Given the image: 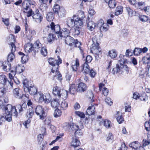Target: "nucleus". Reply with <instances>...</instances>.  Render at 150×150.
Listing matches in <instances>:
<instances>
[{"label": "nucleus", "mask_w": 150, "mask_h": 150, "mask_svg": "<svg viewBox=\"0 0 150 150\" xmlns=\"http://www.w3.org/2000/svg\"><path fill=\"white\" fill-rule=\"evenodd\" d=\"M6 102L0 100V109L4 108L5 114L4 115L1 116L0 120L5 121L6 120L8 122H10L12 120V116H13L16 117L18 115L17 109L18 110L19 113H21L25 110L27 108L25 103H24L22 105H18L15 106H13L10 104L7 105L4 107L6 104Z\"/></svg>", "instance_id": "nucleus-1"}, {"label": "nucleus", "mask_w": 150, "mask_h": 150, "mask_svg": "<svg viewBox=\"0 0 150 150\" xmlns=\"http://www.w3.org/2000/svg\"><path fill=\"white\" fill-rule=\"evenodd\" d=\"M124 56L120 54L119 58L118 59V63L116 64L115 67L113 68L112 71V73L113 74L115 73H120L122 71L123 69L125 68L126 70H129V68L127 65H124L125 60L124 58Z\"/></svg>", "instance_id": "nucleus-2"}, {"label": "nucleus", "mask_w": 150, "mask_h": 150, "mask_svg": "<svg viewBox=\"0 0 150 150\" xmlns=\"http://www.w3.org/2000/svg\"><path fill=\"white\" fill-rule=\"evenodd\" d=\"M35 100H38L39 103L44 102L46 104L49 103L51 100V98L49 93H46L43 94L40 92L38 93L36 96L34 97Z\"/></svg>", "instance_id": "nucleus-3"}, {"label": "nucleus", "mask_w": 150, "mask_h": 150, "mask_svg": "<svg viewBox=\"0 0 150 150\" xmlns=\"http://www.w3.org/2000/svg\"><path fill=\"white\" fill-rule=\"evenodd\" d=\"M28 80L25 79L23 81V84L25 92H28L32 95H35L37 93V88L33 85L29 86Z\"/></svg>", "instance_id": "nucleus-4"}, {"label": "nucleus", "mask_w": 150, "mask_h": 150, "mask_svg": "<svg viewBox=\"0 0 150 150\" xmlns=\"http://www.w3.org/2000/svg\"><path fill=\"white\" fill-rule=\"evenodd\" d=\"M58 59L54 60L52 58H49L48 59L49 64L52 66L51 71L52 72H54L55 70L58 68L59 65L62 63V60L59 56H57Z\"/></svg>", "instance_id": "nucleus-5"}, {"label": "nucleus", "mask_w": 150, "mask_h": 150, "mask_svg": "<svg viewBox=\"0 0 150 150\" xmlns=\"http://www.w3.org/2000/svg\"><path fill=\"white\" fill-rule=\"evenodd\" d=\"M49 29L51 30L53 32H54L56 34H58L57 36L58 38L60 37L59 36L60 32H61L60 31V27L59 25H55L54 23L52 22L50 25H48L43 30V32H45Z\"/></svg>", "instance_id": "nucleus-6"}, {"label": "nucleus", "mask_w": 150, "mask_h": 150, "mask_svg": "<svg viewBox=\"0 0 150 150\" xmlns=\"http://www.w3.org/2000/svg\"><path fill=\"white\" fill-rule=\"evenodd\" d=\"M10 45V47L11 49V52L7 57V61L8 63L12 62L15 58V56L14 52L16 50V47L13 42H11Z\"/></svg>", "instance_id": "nucleus-7"}, {"label": "nucleus", "mask_w": 150, "mask_h": 150, "mask_svg": "<svg viewBox=\"0 0 150 150\" xmlns=\"http://www.w3.org/2000/svg\"><path fill=\"white\" fill-rule=\"evenodd\" d=\"M92 41L93 44L91 46V52L94 54L98 55L100 52V50H99V44L94 38H92Z\"/></svg>", "instance_id": "nucleus-8"}, {"label": "nucleus", "mask_w": 150, "mask_h": 150, "mask_svg": "<svg viewBox=\"0 0 150 150\" xmlns=\"http://www.w3.org/2000/svg\"><path fill=\"white\" fill-rule=\"evenodd\" d=\"M35 112L37 115L39 116L40 119L43 120L46 116L45 112L44 110V108L41 105H39L36 107Z\"/></svg>", "instance_id": "nucleus-9"}, {"label": "nucleus", "mask_w": 150, "mask_h": 150, "mask_svg": "<svg viewBox=\"0 0 150 150\" xmlns=\"http://www.w3.org/2000/svg\"><path fill=\"white\" fill-rule=\"evenodd\" d=\"M33 20L36 23H40L42 21L43 17L38 9L36 10L34 14L32 16Z\"/></svg>", "instance_id": "nucleus-10"}, {"label": "nucleus", "mask_w": 150, "mask_h": 150, "mask_svg": "<svg viewBox=\"0 0 150 150\" xmlns=\"http://www.w3.org/2000/svg\"><path fill=\"white\" fill-rule=\"evenodd\" d=\"M13 94L15 98L19 99H23L24 97H26V96L22 94L21 91L18 88H15L13 90Z\"/></svg>", "instance_id": "nucleus-11"}, {"label": "nucleus", "mask_w": 150, "mask_h": 150, "mask_svg": "<svg viewBox=\"0 0 150 150\" xmlns=\"http://www.w3.org/2000/svg\"><path fill=\"white\" fill-rule=\"evenodd\" d=\"M129 147L135 150H144L143 147L139 145V143L137 141L132 142L129 144Z\"/></svg>", "instance_id": "nucleus-12"}, {"label": "nucleus", "mask_w": 150, "mask_h": 150, "mask_svg": "<svg viewBox=\"0 0 150 150\" xmlns=\"http://www.w3.org/2000/svg\"><path fill=\"white\" fill-rule=\"evenodd\" d=\"M35 2L31 0H25L22 3V6L23 9L27 11L29 8L30 5H34Z\"/></svg>", "instance_id": "nucleus-13"}, {"label": "nucleus", "mask_w": 150, "mask_h": 150, "mask_svg": "<svg viewBox=\"0 0 150 150\" xmlns=\"http://www.w3.org/2000/svg\"><path fill=\"white\" fill-rule=\"evenodd\" d=\"M76 17V15H74L72 17H69L67 19L66 21V24L67 26L70 29L71 28L73 27L74 26V21L75 18Z\"/></svg>", "instance_id": "nucleus-14"}, {"label": "nucleus", "mask_w": 150, "mask_h": 150, "mask_svg": "<svg viewBox=\"0 0 150 150\" xmlns=\"http://www.w3.org/2000/svg\"><path fill=\"white\" fill-rule=\"evenodd\" d=\"M81 125L79 127L78 125L75 124L73 123H70L68 124L67 125V127H68L69 129H71L72 130H76L77 129L79 128L82 129L83 128V125L81 123H79Z\"/></svg>", "instance_id": "nucleus-15"}, {"label": "nucleus", "mask_w": 150, "mask_h": 150, "mask_svg": "<svg viewBox=\"0 0 150 150\" xmlns=\"http://www.w3.org/2000/svg\"><path fill=\"white\" fill-rule=\"evenodd\" d=\"M71 29L69 28L67 29V28H64L61 32H60L59 35V36L62 38V37H66L69 36V34L70 33V30Z\"/></svg>", "instance_id": "nucleus-16"}, {"label": "nucleus", "mask_w": 150, "mask_h": 150, "mask_svg": "<svg viewBox=\"0 0 150 150\" xmlns=\"http://www.w3.org/2000/svg\"><path fill=\"white\" fill-rule=\"evenodd\" d=\"M8 80L5 75H0V83L2 84L4 87L6 88L8 86Z\"/></svg>", "instance_id": "nucleus-17"}, {"label": "nucleus", "mask_w": 150, "mask_h": 150, "mask_svg": "<svg viewBox=\"0 0 150 150\" xmlns=\"http://www.w3.org/2000/svg\"><path fill=\"white\" fill-rule=\"evenodd\" d=\"M74 23V26L76 28H81L82 27L83 24V21L77 18L76 19H75Z\"/></svg>", "instance_id": "nucleus-18"}, {"label": "nucleus", "mask_w": 150, "mask_h": 150, "mask_svg": "<svg viewBox=\"0 0 150 150\" xmlns=\"http://www.w3.org/2000/svg\"><path fill=\"white\" fill-rule=\"evenodd\" d=\"M75 41L74 39L70 36L67 37L65 38V43L70 46H72L74 45Z\"/></svg>", "instance_id": "nucleus-19"}, {"label": "nucleus", "mask_w": 150, "mask_h": 150, "mask_svg": "<svg viewBox=\"0 0 150 150\" xmlns=\"http://www.w3.org/2000/svg\"><path fill=\"white\" fill-rule=\"evenodd\" d=\"M87 25V28L91 31H92L95 28L96 25V24L93 21H88V20Z\"/></svg>", "instance_id": "nucleus-20"}, {"label": "nucleus", "mask_w": 150, "mask_h": 150, "mask_svg": "<svg viewBox=\"0 0 150 150\" xmlns=\"http://www.w3.org/2000/svg\"><path fill=\"white\" fill-rule=\"evenodd\" d=\"M142 61L144 64H147V67L149 68L150 67V56L149 54L142 58Z\"/></svg>", "instance_id": "nucleus-21"}, {"label": "nucleus", "mask_w": 150, "mask_h": 150, "mask_svg": "<svg viewBox=\"0 0 150 150\" xmlns=\"http://www.w3.org/2000/svg\"><path fill=\"white\" fill-rule=\"evenodd\" d=\"M50 74L53 76L54 79L55 76H56L58 80L60 81L62 79V76L61 74L60 73L59 71H58V69H57L56 70H55L54 72H52L51 71Z\"/></svg>", "instance_id": "nucleus-22"}, {"label": "nucleus", "mask_w": 150, "mask_h": 150, "mask_svg": "<svg viewBox=\"0 0 150 150\" xmlns=\"http://www.w3.org/2000/svg\"><path fill=\"white\" fill-rule=\"evenodd\" d=\"M61 91L60 88L57 86L54 87L53 88L52 93L55 96H58L59 97H60Z\"/></svg>", "instance_id": "nucleus-23"}, {"label": "nucleus", "mask_w": 150, "mask_h": 150, "mask_svg": "<svg viewBox=\"0 0 150 150\" xmlns=\"http://www.w3.org/2000/svg\"><path fill=\"white\" fill-rule=\"evenodd\" d=\"M95 112V108L93 105L89 106L86 110V114L89 116L93 114Z\"/></svg>", "instance_id": "nucleus-24"}, {"label": "nucleus", "mask_w": 150, "mask_h": 150, "mask_svg": "<svg viewBox=\"0 0 150 150\" xmlns=\"http://www.w3.org/2000/svg\"><path fill=\"white\" fill-rule=\"evenodd\" d=\"M33 47V45L30 43H28L25 44L24 46V50L25 52L28 53H30L32 51Z\"/></svg>", "instance_id": "nucleus-25"}, {"label": "nucleus", "mask_w": 150, "mask_h": 150, "mask_svg": "<svg viewBox=\"0 0 150 150\" xmlns=\"http://www.w3.org/2000/svg\"><path fill=\"white\" fill-rule=\"evenodd\" d=\"M115 117L119 124L121 123L124 121L122 114L120 112H117L116 114L115 115Z\"/></svg>", "instance_id": "nucleus-26"}, {"label": "nucleus", "mask_w": 150, "mask_h": 150, "mask_svg": "<svg viewBox=\"0 0 150 150\" xmlns=\"http://www.w3.org/2000/svg\"><path fill=\"white\" fill-rule=\"evenodd\" d=\"M82 71L84 74H88L90 70L89 67L87 63H84L82 67Z\"/></svg>", "instance_id": "nucleus-27"}, {"label": "nucleus", "mask_w": 150, "mask_h": 150, "mask_svg": "<svg viewBox=\"0 0 150 150\" xmlns=\"http://www.w3.org/2000/svg\"><path fill=\"white\" fill-rule=\"evenodd\" d=\"M87 89V87L85 84L81 82L79 83L78 89L80 92H83L86 91Z\"/></svg>", "instance_id": "nucleus-28"}, {"label": "nucleus", "mask_w": 150, "mask_h": 150, "mask_svg": "<svg viewBox=\"0 0 150 150\" xmlns=\"http://www.w3.org/2000/svg\"><path fill=\"white\" fill-rule=\"evenodd\" d=\"M5 64H4L3 63L2 64V69L4 71L6 72H8L10 71L11 68V64L9 63L8 62L7 64L5 65L6 64V62H5Z\"/></svg>", "instance_id": "nucleus-29"}, {"label": "nucleus", "mask_w": 150, "mask_h": 150, "mask_svg": "<svg viewBox=\"0 0 150 150\" xmlns=\"http://www.w3.org/2000/svg\"><path fill=\"white\" fill-rule=\"evenodd\" d=\"M42 46L41 43L38 40L34 43L33 47L36 49L35 51H37V52H38L40 49L42 47Z\"/></svg>", "instance_id": "nucleus-30"}, {"label": "nucleus", "mask_w": 150, "mask_h": 150, "mask_svg": "<svg viewBox=\"0 0 150 150\" xmlns=\"http://www.w3.org/2000/svg\"><path fill=\"white\" fill-rule=\"evenodd\" d=\"M18 54L21 56V61L22 63H24L28 60V56L25 55V54L21 52H18Z\"/></svg>", "instance_id": "nucleus-31"}, {"label": "nucleus", "mask_w": 150, "mask_h": 150, "mask_svg": "<svg viewBox=\"0 0 150 150\" xmlns=\"http://www.w3.org/2000/svg\"><path fill=\"white\" fill-rule=\"evenodd\" d=\"M117 52L115 50L112 49L109 51L108 55L111 58L114 59L117 57Z\"/></svg>", "instance_id": "nucleus-32"}, {"label": "nucleus", "mask_w": 150, "mask_h": 150, "mask_svg": "<svg viewBox=\"0 0 150 150\" xmlns=\"http://www.w3.org/2000/svg\"><path fill=\"white\" fill-rule=\"evenodd\" d=\"M108 4L109 7L110 8H113L116 6V4L114 0H104Z\"/></svg>", "instance_id": "nucleus-33"}, {"label": "nucleus", "mask_w": 150, "mask_h": 150, "mask_svg": "<svg viewBox=\"0 0 150 150\" xmlns=\"http://www.w3.org/2000/svg\"><path fill=\"white\" fill-rule=\"evenodd\" d=\"M51 106L53 108L58 107L59 105V100L57 98L54 99L51 102Z\"/></svg>", "instance_id": "nucleus-34"}, {"label": "nucleus", "mask_w": 150, "mask_h": 150, "mask_svg": "<svg viewBox=\"0 0 150 150\" xmlns=\"http://www.w3.org/2000/svg\"><path fill=\"white\" fill-rule=\"evenodd\" d=\"M79 60L77 58H76L75 60V62L74 63H72V68L73 71H76L78 68L79 66Z\"/></svg>", "instance_id": "nucleus-35"}, {"label": "nucleus", "mask_w": 150, "mask_h": 150, "mask_svg": "<svg viewBox=\"0 0 150 150\" xmlns=\"http://www.w3.org/2000/svg\"><path fill=\"white\" fill-rule=\"evenodd\" d=\"M80 141L76 139H73L71 142V146L74 147L76 148L80 145Z\"/></svg>", "instance_id": "nucleus-36"}, {"label": "nucleus", "mask_w": 150, "mask_h": 150, "mask_svg": "<svg viewBox=\"0 0 150 150\" xmlns=\"http://www.w3.org/2000/svg\"><path fill=\"white\" fill-rule=\"evenodd\" d=\"M34 111L31 108H29L27 110V112L26 113V116L29 119L32 117L34 115Z\"/></svg>", "instance_id": "nucleus-37"}, {"label": "nucleus", "mask_w": 150, "mask_h": 150, "mask_svg": "<svg viewBox=\"0 0 150 150\" xmlns=\"http://www.w3.org/2000/svg\"><path fill=\"white\" fill-rule=\"evenodd\" d=\"M60 107L62 110H66L68 108V103L65 100H64L59 104Z\"/></svg>", "instance_id": "nucleus-38"}, {"label": "nucleus", "mask_w": 150, "mask_h": 150, "mask_svg": "<svg viewBox=\"0 0 150 150\" xmlns=\"http://www.w3.org/2000/svg\"><path fill=\"white\" fill-rule=\"evenodd\" d=\"M55 36L54 35L51 33H49L47 38V42L49 43H52L55 39Z\"/></svg>", "instance_id": "nucleus-39"}, {"label": "nucleus", "mask_w": 150, "mask_h": 150, "mask_svg": "<svg viewBox=\"0 0 150 150\" xmlns=\"http://www.w3.org/2000/svg\"><path fill=\"white\" fill-rule=\"evenodd\" d=\"M76 86L74 84L71 85L69 89V91L70 93L74 94L76 91Z\"/></svg>", "instance_id": "nucleus-40"}, {"label": "nucleus", "mask_w": 150, "mask_h": 150, "mask_svg": "<svg viewBox=\"0 0 150 150\" xmlns=\"http://www.w3.org/2000/svg\"><path fill=\"white\" fill-rule=\"evenodd\" d=\"M123 11L122 7L121 6H118L116 9L115 13L116 16H118L122 14Z\"/></svg>", "instance_id": "nucleus-41"}, {"label": "nucleus", "mask_w": 150, "mask_h": 150, "mask_svg": "<svg viewBox=\"0 0 150 150\" xmlns=\"http://www.w3.org/2000/svg\"><path fill=\"white\" fill-rule=\"evenodd\" d=\"M62 112L61 110L59 108L56 109L54 111V117L57 118L61 116Z\"/></svg>", "instance_id": "nucleus-42"}, {"label": "nucleus", "mask_w": 150, "mask_h": 150, "mask_svg": "<svg viewBox=\"0 0 150 150\" xmlns=\"http://www.w3.org/2000/svg\"><path fill=\"white\" fill-rule=\"evenodd\" d=\"M42 4L40 5V8L41 10L46 9L47 8V5L46 4L47 1L48 0H40Z\"/></svg>", "instance_id": "nucleus-43"}, {"label": "nucleus", "mask_w": 150, "mask_h": 150, "mask_svg": "<svg viewBox=\"0 0 150 150\" xmlns=\"http://www.w3.org/2000/svg\"><path fill=\"white\" fill-rule=\"evenodd\" d=\"M61 93H60L61 97L64 99H66L67 98L68 92L65 90H62L61 91Z\"/></svg>", "instance_id": "nucleus-44"}, {"label": "nucleus", "mask_w": 150, "mask_h": 150, "mask_svg": "<svg viewBox=\"0 0 150 150\" xmlns=\"http://www.w3.org/2000/svg\"><path fill=\"white\" fill-rule=\"evenodd\" d=\"M108 28V26L107 23H103L100 27L101 31L105 32L107 31Z\"/></svg>", "instance_id": "nucleus-45"}, {"label": "nucleus", "mask_w": 150, "mask_h": 150, "mask_svg": "<svg viewBox=\"0 0 150 150\" xmlns=\"http://www.w3.org/2000/svg\"><path fill=\"white\" fill-rule=\"evenodd\" d=\"M46 18L48 21L50 22L54 18V15L52 12L48 13L47 15Z\"/></svg>", "instance_id": "nucleus-46"}, {"label": "nucleus", "mask_w": 150, "mask_h": 150, "mask_svg": "<svg viewBox=\"0 0 150 150\" xmlns=\"http://www.w3.org/2000/svg\"><path fill=\"white\" fill-rule=\"evenodd\" d=\"M57 14L59 16L61 17L64 16L66 14V11L62 7H61Z\"/></svg>", "instance_id": "nucleus-47"}, {"label": "nucleus", "mask_w": 150, "mask_h": 150, "mask_svg": "<svg viewBox=\"0 0 150 150\" xmlns=\"http://www.w3.org/2000/svg\"><path fill=\"white\" fill-rule=\"evenodd\" d=\"M137 4L138 8L141 10H144V8H145V4L144 2L142 1L139 2Z\"/></svg>", "instance_id": "nucleus-48"}, {"label": "nucleus", "mask_w": 150, "mask_h": 150, "mask_svg": "<svg viewBox=\"0 0 150 150\" xmlns=\"http://www.w3.org/2000/svg\"><path fill=\"white\" fill-rule=\"evenodd\" d=\"M78 18H77L79 19L83 20L85 17L84 12L81 11H79L78 12Z\"/></svg>", "instance_id": "nucleus-49"}, {"label": "nucleus", "mask_w": 150, "mask_h": 150, "mask_svg": "<svg viewBox=\"0 0 150 150\" xmlns=\"http://www.w3.org/2000/svg\"><path fill=\"white\" fill-rule=\"evenodd\" d=\"M80 128H78L75 131V136L76 138H79V137L82 134V132Z\"/></svg>", "instance_id": "nucleus-50"}, {"label": "nucleus", "mask_w": 150, "mask_h": 150, "mask_svg": "<svg viewBox=\"0 0 150 150\" xmlns=\"http://www.w3.org/2000/svg\"><path fill=\"white\" fill-rule=\"evenodd\" d=\"M114 136L112 133H109L107 137L106 140L109 142H112L113 141Z\"/></svg>", "instance_id": "nucleus-51"}, {"label": "nucleus", "mask_w": 150, "mask_h": 150, "mask_svg": "<svg viewBox=\"0 0 150 150\" xmlns=\"http://www.w3.org/2000/svg\"><path fill=\"white\" fill-rule=\"evenodd\" d=\"M59 5L57 4H55L54 5L53 10L55 13L57 14L60 8Z\"/></svg>", "instance_id": "nucleus-52"}, {"label": "nucleus", "mask_w": 150, "mask_h": 150, "mask_svg": "<svg viewBox=\"0 0 150 150\" xmlns=\"http://www.w3.org/2000/svg\"><path fill=\"white\" fill-rule=\"evenodd\" d=\"M111 122L109 120H105L103 122V125L107 128H109L110 127Z\"/></svg>", "instance_id": "nucleus-53"}, {"label": "nucleus", "mask_w": 150, "mask_h": 150, "mask_svg": "<svg viewBox=\"0 0 150 150\" xmlns=\"http://www.w3.org/2000/svg\"><path fill=\"white\" fill-rule=\"evenodd\" d=\"M88 96L89 101L91 102H93L94 101V100L93 99L94 95L92 91H89L88 92Z\"/></svg>", "instance_id": "nucleus-54"}, {"label": "nucleus", "mask_w": 150, "mask_h": 150, "mask_svg": "<svg viewBox=\"0 0 150 150\" xmlns=\"http://www.w3.org/2000/svg\"><path fill=\"white\" fill-rule=\"evenodd\" d=\"M24 68L21 66H17L15 69V72L18 73H20L23 71Z\"/></svg>", "instance_id": "nucleus-55"}, {"label": "nucleus", "mask_w": 150, "mask_h": 150, "mask_svg": "<svg viewBox=\"0 0 150 150\" xmlns=\"http://www.w3.org/2000/svg\"><path fill=\"white\" fill-rule=\"evenodd\" d=\"M2 21L6 26H8L10 24L9 19L8 18H2Z\"/></svg>", "instance_id": "nucleus-56"}, {"label": "nucleus", "mask_w": 150, "mask_h": 150, "mask_svg": "<svg viewBox=\"0 0 150 150\" xmlns=\"http://www.w3.org/2000/svg\"><path fill=\"white\" fill-rule=\"evenodd\" d=\"M40 53L43 56H45L47 54V50L45 47H42L40 50Z\"/></svg>", "instance_id": "nucleus-57"}, {"label": "nucleus", "mask_w": 150, "mask_h": 150, "mask_svg": "<svg viewBox=\"0 0 150 150\" xmlns=\"http://www.w3.org/2000/svg\"><path fill=\"white\" fill-rule=\"evenodd\" d=\"M133 52L134 53L135 55L138 56L141 53V48H135Z\"/></svg>", "instance_id": "nucleus-58"}, {"label": "nucleus", "mask_w": 150, "mask_h": 150, "mask_svg": "<svg viewBox=\"0 0 150 150\" xmlns=\"http://www.w3.org/2000/svg\"><path fill=\"white\" fill-rule=\"evenodd\" d=\"M81 45V43L80 42L76 40L75 41L74 45L75 47H79L81 51V53H82L83 52V51L81 49V47H80Z\"/></svg>", "instance_id": "nucleus-59"}, {"label": "nucleus", "mask_w": 150, "mask_h": 150, "mask_svg": "<svg viewBox=\"0 0 150 150\" xmlns=\"http://www.w3.org/2000/svg\"><path fill=\"white\" fill-rule=\"evenodd\" d=\"M5 87H2L0 88V97L3 96L6 92V90Z\"/></svg>", "instance_id": "nucleus-60"}, {"label": "nucleus", "mask_w": 150, "mask_h": 150, "mask_svg": "<svg viewBox=\"0 0 150 150\" xmlns=\"http://www.w3.org/2000/svg\"><path fill=\"white\" fill-rule=\"evenodd\" d=\"M73 33H72V35L74 37H76L78 36L80 33V31L78 29H72V30Z\"/></svg>", "instance_id": "nucleus-61"}, {"label": "nucleus", "mask_w": 150, "mask_h": 150, "mask_svg": "<svg viewBox=\"0 0 150 150\" xmlns=\"http://www.w3.org/2000/svg\"><path fill=\"white\" fill-rule=\"evenodd\" d=\"M75 113L81 118H84L85 117V114L82 112L79 111H76Z\"/></svg>", "instance_id": "nucleus-62"}, {"label": "nucleus", "mask_w": 150, "mask_h": 150, "mask_svg": "<svg viewBox=\"0 0 150 150\" xmlns=\"http://www.w3.org/2000/svg\"><path fill=\"white\" fill-rule=\"evenodd\" d=\"M126 10L128 13L129 16H132L133 13L132 10L128 6L126 7Z\"/></svg>", "instance_id": "nucleus-63"}, {"label": "nucleus", "mask_w": 150, "mask_h": 150, "mask_svg": "<svg viewBox=\"0 0 150 150\" xmlns=\"http://www.w3.org/2000/svg\"><path fill=\"white\" fill-rule=\"evenodd\" d=\"M145 127L146 130L147 131H150V124L149 122H146L145 123Z\"/></svg>", "instance_id": "nucleus-64"}]
</instances>
